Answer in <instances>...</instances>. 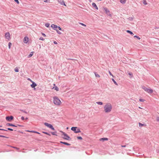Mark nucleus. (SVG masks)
Returning a JSON list of instances; mask_svg holds the SVG:
<instances>
[{"label": "nucleus", "mask_w": 159, "mask_h": 159, "mask_svg": "<svg viewBox=\"0 0 159 159\" xmlns=\"http://www.w3.org/2000/svg\"><path fill=\"white\" fill-rule=\"evenodd\" d=\"M42 34L44 37H45L46 36V35L44 33H42Z\"/></svg>", "instance_id": "a18cd8bd"}, {"label": "nucleus", "mask_w": 159, "mask_h": 159, "mask_svg": "<svg viewBox=\"0 0 159 159\" xmlns=\"http://www.w3.org/2000/svg\"><path fill=\"white\" fill-rule=\"evenodd\" d=\"M26 131L27 132H29L33 133H34V131H33V130L30 131V130H26Z\"/></svg>", "instance_id": "c756f323"}, {"label": "nucleus", "mask_w": 159, "mask_h": 159, "mask_svg": "<svg viewBox=\"0 0 159 159\" xmlns=\"http://www.w3.org/2000/svg\"><path fill=\"white\" fill-rule=\"evenodd\" d=\"M128 74L129 75L131 76L130 78H132L133 77V75L132 73H129Z\"/></svg>", "instance_id": "c9c22d12"}, {"label": "nucleus", "mask_w": 159, "mask_h": 159, "mask_svg": "<svg viewBox=\"0 0 159 159\" xmlns=\"http://www.w3.org/2000/svg\"><path fill=\"white\" fill-rule=\"evenodd\" d=\"M139 127H142L143 126H144L145 125L144 124H141V123H139Z\"/></svg>", "instance_id": "b1692460"}, {"label": "nucleus", "mask_w": 159, "mask_h": 159, "mask_svg": "<svg viewBox=\"0 0 159 159\" xmlns=\"http://www.w3.org/2000/svg\"><path fill=\"white\" fill-rule=\"evenodd\" d=\"M5 37L6 39L8 40H10L11 39V37L10 35V33L9 32H6L5 34Z\"/></svg>", "instance_id": "0eeeda50"}, {"label": "nucleus", "mask_w": 159, "mask_h": 159, "mask_svg": "<svg viewBox=\"0 0 159 159\" xmlns=\"http://www.w3.org/2000/svg\"><path fill=\"white\" fill-rule=\"evenodd\" d=\"M134 38H137L139 39H140V38L139 37V36H137V35H135L134 36Z\"/></svg>", "instance_id": "7c9ffc66"}, {"label": "nucleus", "mask_w": 159, "mask_h": 159, "mask_svg": "<svg viewBox=\"0 0 159 159\" xmlns=\"http://www.w3.org/2000/svg\"><path fill=\"white\" fill-rule=\"evenodd\" d=\"M108 140V138H101V139H99V140L100 141H107Z\"/></svg>", "instance_id": "4468645a"}, {"label": "nucleus", "mask_w": 159, "mask_h": 159, "mask_svg": "<svg viewBox=\"0 0 159 159\" xmlns=\"http://www.w3.org/2000/svg\"><path fill=\"white\" fill-rule=\"evenodd\" d=\"M92 6L93 7H94L96 10H98V8L97 7L96 4L94 3H93L92 4Z\"/></svg>", "instance_id": "2eb2a0df"}, {"label": "nucleus", "mask_w": 159, "mask_h": 159, "mask_svg": "<svg viewBox=\"0 0 159 159\" xmlns=\"http://www.w3.org/2000/svg\"><path fill=\"white\" fill-rule=\"evenodd\" d=\"M7 129L8 130H11V131H13V129H11V128H8Z\"/></svg>", "instance_id": "c03bdc74"}, {"label": "nucleus", "mask_w": 159, "mask_h": 159, "mask_svg": "<svg viewBox=\"0 0 159 159\" xmlns=\"http://www.w3.org/2000/svg\"><path fill=\"white\" fill-rule=\"evenodd\" d=\"M139 108H141L140 107H139Z\"/></svg>", "instance_id": "5fc2aeb1"}, {"label": "nucleus", "mask_w": 159, "mask_h": 159, "mask_svg": "<svg viewBox=\"0 0 159 159\" xmlns=\"http://www.w3.org/2000/svg\"><path fill=\"white\" fill-rule=\"evenodd\" d=\"M0 137H3V138H5L6 137L5 136L2 135H0Z\"/></svg>", "instance_id": "09e8293b"}, {"label": "nucleus", "mask_w": 159, "mask_h": 159, "mask_svg": "<svg viewBox=\"0 0 159 159\" xmlns=\"http://www.w3.org/2000/svg\"><path fill=\"white\" fill-rule=\"evenodd\" d=\"M14 1L16 2L17 4H19V2L18 0H14Z\"/></svg>", "instance_id": "a19ab883"}, {"label": "nucleus", "mask_w": 159, "mask_h": 159, "mask_svg": "<svg viewBox=\"0 0 159 159\" xmlns=\"http://www.w3.org/2000/svg\"><path fill=\"white\" fill-rule=\"evenodd\" d=\"M12 148H15V149H16L17 150H18L19 149V148H17V147H13Z\"/></svg>", "instance_id": "79ce46f5"}, {"label": "nucleus", "mask_w": 159, "mask_h": 159, "mask_svg": "<svg viewBox=\"0 0 159 159\" xmlns=\"http://www.w3.org/2000/svg\"><path fill=\"white\" fill-rule=\"evenodd\" d=\"M44 124L46 126L51 129L52 130H55L54 128H53V127L52 125L48 124V123L46 122Z\"/></svg>", "instance_id": "6e6552de"}, {"label": "nucleus", "mask_w": 159, "mask_h": 159, "mask_svg": "<svg viewBox=\"0 0 159 159\" xmlns=\"http://www.w3.org/2000/svg\"><path fill=\"white\" fill-rule=\"evenodd\" d=\"M29 41V38L27 37H25L23 39V42L25 43H26Z\"/></svg>", "instance_id": "f8f14e48"}, {"label": "nucleus", "mask_w": 159, "mask_h": 159, "mask_svg": "<svg viewBox=\"0 0 159 159\" xmlns=\"http://www.w3.org/2000/svg\"><path fill=\"white\" fill-rule=\"evenodd\" d=\"M109 73L113 77H114V76H113V75L111 74V73L110 72V71H109Z\"/></svg>", "instance_id": "ea45409f"}, {"label": "nucleus", "mask_w": 159, "mask_h": 159, "mask_svg": "<svg viewBox=\"0 0 159 159\" xmlns=\"http://www.w3.org/2000/svg\"><path fill=\"white\" fill-rule=\"evenodd\" d=\"M139 100L140 102H144L145 100L143 99H140Z\"/></svg>", "instance_id": "e433bc0d"}, {"label": "nucleus", "mask_w": 159, "mask_h": 159, "mask_svg": "<svg viewBox=\"0 0 159 159\" xmlns=\"http://www.w3.org/2000/svg\"><path fill=\"white\" fill-rule=\"evenodd\" d=\"M42 133H44V134H47V135H48L49 136H50V134H49L47 132H44V131H43L42 132Z\"/></svg>", "instance_id": "2f4dec72"}, {"label": "nucleus", "mask_w": 159, "mask_h": 159, "mask_svg": "<svg viewBox=\"0 0 159 159\" xmlns=\"http://www.w3.org/2000/svg\"><path fill=\"white\" fill-rule=\"evenodd\" d=\"M51 27L53 28L54 30H56L57 32V33L59 34H61V33L58 31L56 29L57 28H58L59 30H62L60 26H58L57 25H55L54 24H52L51 25Z\"/></svg>", "instance_id": "7ed1b4c3"}, {"label": "nucleus", "mask_w": 159, "mask_h": 159, "mask_svg": "<svg viewBox=\"0 0 159 159\" xmlns=\"http://www.w3.org/2000/svg\"><path fill=\"white\" fill-rule=\"evenodd\" d=\"M60 143H63L65 145H70V144H69V143H66V142H60Z\"/></svg>", "instance_id": "dca6fc26"}, {"label": "nucleus", "mask_w": 159, "mask_h": 159, "mask_svg": "<svg viewBox=\"0 0 159 159\" xmlns=\"http://www.w3.org/2000/svg\"><path fill=\"white\" fill-rule=\"evenodd\" d=\"M49 24L48 23H47L45 24V26L47 27H48L49 26Z\"/></svg>", "instance_id": "cd10ccee"}, {"label": "nucleus", "mask_w": 159, "mask_h": 159, "mask_svg": "<svg viewBox=\"0 0 159 159\" xmlns=\"http://www.w3.org/2000/svg\"><path fill=\"white\" fill-rule=\"evenodd\" d=\"M44 2H50V0H44Z\"/></svg>", "instance_id": "37998d69"}, {"label": "nucleus", "mask_w": 159, "mask_h": 159, "mask_svg": "<svg viewBox=\"0 0 159 159\" xmlns=\"http://www.w3.org/2000/svg\"><path fill=\"white\" fill-rule=\"evenodd\" d=\"M68 129V127H67V129Z\"/></svg>", "instance_id": "6e6d98bb"}, {"label": "nucleus", "mask_w": 159, "mask_h": 159, "mask_svg": "<svg viewBox=\"0 0 159 159\" xmlns=\"http://www.w3.org/2000/svg\"><path fill=\"white\" fill-rule=\"evenodd\" d=\"M14 70H15V71L16 72H19L18 69V68L17 67H16L15 69Z\"/></svg>", "instance_id": "c85d7f7f"}, {"label": "nucleus", "mask_w": 159, "mask_h": 159, "mask_svg": "<svg viewBox=\"0 0 159 159\" xmlns=\"http://www.w3.org/2000/svg\"><path fill=\"white\" fill-rule=\"evenodd\" d=\"M143 3L145 5L147 4V3L146 0H144L143 1Z\"/></svg>", "instance_id": "bb28decb"}, {"label": "nucleus", "mask_w": 159, "mask_h": 159, "mask_svg": "<svg viewBox=\"0 0 159 159\" xmlns=\"http://www.w3.org/2000/svg\"><path fill=\"white\" fill-rule=\"evenodd\" d=\"M33 55V52H30V54L29 55V57H30L32 56Z\"/></svg>", "instance_id": "a878e982"}, {"label": "nucleus", "mask_w": 159, "mask_h": 159, "mask_svg": "<svg viewBox=\"0 0 159 159\" xmlns=\"http://www.w3.org/2000/svg\"><path fill=\"white\" fill-rule=\"evenodd\" d=\"M34 133H36V134H40V133H39V132H36V131H34Z\"/></svg>", "instance_id": "de8ad7c7"}, {"label": "nucleus", "mask_w": 159, "mask_h": 159, "mask_svg": "<svg viewBox=\"0 0 159 159\" xmlns=\"http://www.w3.org/2000/svg\"><path fill=\"white\" fill-rule=\"evenodd\" d=\"M77 138L79 139L82 140V138L81 136H79L77 137Z\"/></svg>", "instance_id": "72a5a7b5"}, {"label": "nucleus", "mask_w": 159, "mask_h": 159, "mask_svg": "<svg viewBox=\"0 0 159 159\" xmlns=\"http://www.w3.org/2000/svg\"><path fill=\"white\" fill-rule=\"evenodd\" d=\"M71 130L74 131L76 133L81 132L80 129L78 128L77 127H72L71 128Z\"/></svg>", "instance_id": "423d86ee"}, {"label": "nucleus", "mask_w": 159, "mask_h": 159, "mask_svg": "<svg viewBox=\"0 0 159 159\" xmlns=\"http://www.w3.org/2000/svg\"><path fill=\"white\" fill-rule=\"evenodd\" d=\"M2 127V126H0V127Z\"/></svg>", "instance_id": "4d7b16f0"}, {"label": "nucleus", "mask_w": 159, "mask_h": 159, "mask_svg": "<svg viewBox=\"0 0 159 159\" xmlns=\"http://www.w3.org/2000/svg\"><path fill=\"white\" fill-rule=\"evenodd\" d=\"M103 10L105 11L106 13L108 15L110 16H111V14L110 13V11L108 10V9L106 8H104Z\"/></svg>", "instance_id": "1a4fd4ad"}, {"label": "nucleus", "mask_w": 159, "mask_h": 159, "mask_svg": "<svg viewBox=\"0 0 159 159\" xmlns=\"http://www.w3.org/2000/svg\"><path fill=\"white\" fill-rule=\"evenodd\" d=\"M60 132L62 133V135L64 136L63 137L64 139L67 140L70 139V137L62 131H60Z\"/></svg>", "instance_id": "20e7f679"}, {"label": "nucleus", "mask_w": 159, "mask_h": 159, "mask_svg": "<svg viewBox=\"0 0 159 159\" xmlns=\"http://www.w3.org/2000/svg\"><path fill=\"white\" fill-rule=\"evenodd\" d=\"M94 74L96 77L98 78H100V75L99 74H97L96 73H94Z\"/></svg>", "instance_id": "a211bd4d"}, {"label": "nucleus", "mask_w": 159, "mask_h": 159, "mask_svg": "<svg viewBox=\"0 0 159 159\" xmlns=\"http://www.w3.org/2000/svg\"><path fill=\"white\" fill-rule=\"evenodd\" d=\"M39 39L40 40H42V41H44V39H43V37H40Z\"/></svg>", "instance_id": "58836bf2"}, {"label": "nucleus", "mask_w": 159, "mask_h": 159, "mask_svg": "<svg viewBox=\"0 0 159 159\" xmlns=\"http://www.w3.org/2000/svg\"><path fill=\"white\" fill-rule=\"evenodd\" d=\"M126 0H120V2L123 4H124L125 3Z\"/></svg>", "instance_id": "f3484780"}, {"label": "nucleus", "mask_w": 159, "mask_h": 159, "mask_svg": "<svg viewBox=\"0 0 159 159\" xmlns=\"http://www.w3.org/2000/svg\"><path fill=\"white\" fill-rule=\"evenodd\" d=\"M7 125H8L11 126L16 127V126H15V125H14L12 124H10V123H8L7 124Z\"/></svg>", "instance_id": "aec40b11"}, {"label": "nucleus", "mask_w": 159, "mask_h": 159, "mask_svg": "<svg viewBox=\"0 0 159 159\" xmlns=\"http://www.w3.org/2000/svg\"><path fill=\"white\" fill-rule=\"evenodd\" d=\"M156 120L157 122H159V116H157L156 117Z\"/></svg>", "instance_id": "4c0bfd02"}, {"label": "nucleus", "mask_w": 159, "mask_h": 159, "mask_svg": "<svg viewBox=\"0 0 159 159\" xmlns=\"http://www.w3.org/2000/svg\"><path fill=\"white\" fill-rule=\"evenodd\" d=\"M54 88V89L55 90H56V91H59V88L58 87H57V86H55V87H54V88H53V89Z\"/></svg>", "instance_id": "6ab92c4d"}, {"label": "nucleus", "mask_w": 159, "mask_h": 159, "mask_svg": "<svg viewBox=\"0 0 159 159\" xmlns=\"http://www.w3.org/2000/svg\"><path fill=\"white\" fill-rule=\"evenodd\" d=\"M126 32H127V33H129L130 34H133V33H132V32L131 31H130V30H127L126 31Z\"/></svg>", "instance_id": "4be33fe9"}, {"label": "nucleus", "mask_w": 159, "mask_h": 159, "mask_svg": "<svg viewBox=\"0 0 159 159\" xmlns=\"http://www.w3.org/2000/svg\"><path fill=\"white\" fill-rule=\"evenodd\" d=\"M21 119L22 120H24V117L23 116H22L21 117Z\"/></svg>", "instance_id": "3c124183"}, {"label": "nucleus", "mask_w": 159, "mask_h": 159, "mask_svg": "<svg viewBox=\"0 0 159 159\" xmlns=\"http://www.w3.org/2000/svg\"><path fill=\"white\" fill-rule=\"evenodd\" d=\"M12 44L11 42H9L8 43V48L9 49H10L11 46V45Z\"/></svg>", "instance_id": "393cba45"}, {"label": "nucleus", "mask_w": 159, "mask_h": 159, "mask_svg": "<svg viewBox=\"0 0 159 159\" xmlns=\"http://www.w3.org/2000/svg\"><path fill=\"white\" fill-rule=\"evenodd\" d=\"M111 104L109 103H106L103 107L104 111L106 113L110 112L112 109Z\"/></svg>", "instance_id": "f257e3e1"}, {"label": "nucleus", "mask_w": 159, "mask_h": 159, "mask_svg": "<svg viewBox=\"0 0 159 159\" xmlns=\"http://www.w3.org/2000/svg\"><path fill=\"white\" fill-rule=\"evenodd\" d=\"M53 102L54 105L57 106H60L62 103L60 99L56 96L53 97Z\"/></svg>", "instance_id": "f03ea898"}, {"label": "nucleus", "mask_w": 159, "mask_h": 159, "mask_svg": "<svg viewBox=\"0 0 159 159\" xmlns=\"http://www.w3.org/2000/svg\"><path fill=\"white\" fill-rule=\"evenodd\" d=\"M32 82V84L31 85V86L32 88H34L36 86H37L36 84L33 81Z\"/></svg>", "instance_id": "ddd939ff"}, {"label": "nucleus", "mask_w": 159, "mask_h": 159, "mask_svg": "<svg viewBox=\"0 0 159 159\" xmlns=\"http://www.w3.org/2000/svg\"><path fill=\"white\" fill-rule=\"evenodd\" d=\"M56 132H51V134H52L53 135H57L56 134Z\"/></svg>", "instance_id": "473e14b6"}, {"label": "nucleus", "mask_w": 159, "mask_h": 159, "mask_svg": "<svg viewBox=\"0 0 159 159\" xmlns=\"http://www.w3.org/2000/svg\"><path fill=\"white\" fill-rule=\"evenodd\" d=\"M112 81H113L114 83L116 85H118V84L116 82V81L114 80L113 79H112Z\"/></svg>", "instance_id": "412c9836"}, {"label": "nucleus", "mask_w": 159, "mask_h": 159, "mask_svg": "<svg viewBox=\"0 0 159 159\" xmlns=\"http://www.w3.org/2000/svg\"><path fill=\"white\" fill-rule=\"evenodd\" d=\"M96 103H97L98 104L100 105H102L103 104L102 102H97Z\"/></svg>", "instance_id": "5701e85b"}, {"label": "nucleus", "mask_w": 159, "mask_h": 159, "mask_svg": "<svg viewBox=\"0 0 159 159\" xmlns=\"http://www.w3.org/2000/svg\"><path fill=\"white\" fill-rule=\"evenodd\" d=\"M121 147H126V146L125 145H121Z\"/></svg>", "instance_id": "603ef678"}, {"label": "nucleus", "mask_w": 159, "mask_h": 159, "mask_svg": "<svg viewBox=\"0 0 159 159\" xmlns=\"http://www.w3.org/2000/svg\"><path fill=\"white\" fill-rule=\"evenodd\" d=\"M53 43L55 44H57V42H56V41H54Z\"/></svg>", "instance_id": "8fccbe9b"}, {"label": "nucleus", "mask_w": 159, "mask_h": 159, "mask_svg": "<svg viewBox=\"0 0 159 159\" xmlns=\"http://www.w3.org/2000/svg\"><path fill=\"white\" fill-rule=\"evenodd\" d=\"M58 2L60 3L61 5H64L65 6H66V5L65 3V2L63 0H57Z\"/></svg>", "instance_id": "9d476101"}, {"label": "nucleus", "mask_w": 159, "mask_h": 159, "mask_svg": "<svg viewBox=\"0 0 159 159\" xmlns=\"http://www.w3.org/2000/svg\"><path fill=\"white\" fill-rule=\"evenodd\" d=\"M27 80H29L31 82H33V81L31 79H30V78H28L27 79Z\"/></svg>", "instance_id": "49530a36"}, {"label": "nucleus", "mask_w": 159, "mask_h": 159, "mask_svg": "<svg viewBox=\"0 0 159 159\" xmlns=\"http://www.w3.org/2000/svg\"><path fill=\"white\" fill-rule=\"evenodd\" d=\"M0 130H5V131H7V130H4V129H0Z\"/></svg>", "instance_id": "864d4df0"}, {"label": "nucleus", "mask_w": 159, "mask_h": 159, "mask_svg": "<svg viewBox=\"0 0 159 159\" xmlns=\"http://www.w3.org/2000/svg\"><path fill=\"white\" fill-rule=\"evenodd\" d=\"M142 88L145 91L149 93H152L153 92V90L151 89H149L146 88L145 87H143Z\"/></svg>", "instance_id": "39448f33"}, {"label": "nucleus", "mask_w": 159, "mask_h": 159, "mask_svg": "<svg viewBox=\"0 0 159 159\" xmlns=\"http://www.w3.org/2000/svg\"><path fill=\"white\" fill-rule=\"evenodd\" d=\"M79 24H80L84 26L85 27L86 26V25H85L83 23H79Z\"/></svg>", "instance_id": "f704fd0d"}, {"label": "nucleus", "mask_w": 159, "mask_h": 159, "mask_svg": "<svg viewBox=\"0 0 159 159\" xmlns=\"http://www.w3.org/2000/svg\"><path fill=\"white\" fill-rule=\"evenodd\" d=\"M13 119V117L12 116H7L6 117V119L8 121H11Z\"/></svg>", "instance_id": "9b49d317"}]
</instances>
